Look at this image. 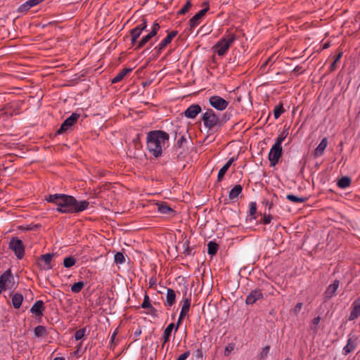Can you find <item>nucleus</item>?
I'll list each match as a JSON object with an SVG mask.
<instances>
[{
	"label": "nucleus",
	"instance_id": "f257e3e1",
	"mask_svg": "<svg viewBox=\"0 0 360 360\" xmlns=\"http://www.w3.org/2000/svg\"><path fill=\"white\" fill-rule=\"evenodd\" d=\"M46 201L54 203L56 210L61 213H77L87 209L89 202L87 200L77 201L74 197L65 194L49 195Z\"/></svg>",
	"mask_w": 360,
	"mask_h": 360
},
{
	"label": "nucleus",
	"instance_id": "f03ea898",
	"mask_svg": "<svg viewBox=\"0 0 360 360\" xmlns=\"http://www.w3.org/2000/svg\"><path fill=\"white\" fill-rule=\"evenodd\" d=\"M169 139L168 133L162 130H153L146 134V148L155 158L160 157Z\"/></svg>",
	"mask_w": 360,
	"mask_h": 360
},
{
	"label": "nucleus",
	"instance_id": "7ed1b4c3",
	"mask_svg": "<svg viewBox=\"0 0 360 360\" xmlns=\"http://www.w3.org/2000/svg\"><path fill=\"white\" fill-rule=\"evenodd\" d=\"M236 36L233 33L226 34L214 46L213 49L218 56H224L231 45L236 41Z\"/></svg>",
	"mask_w": 360,
	"mask_h": 360
},
{
	"label": "nucleus",
	"instance_id": "20e7f679",
	"mask_svg": "<svg viewBox=\"0 0 360 360\" xmlns=\"http://www.w3.org/2000/svg\"><path fill=\"white\" fill-rule=\"evenodd\" d=\"M202 119L205 127L209 129L214 128L219 122L218 116L212 109H207L203 113Z\"/></svg>",
	"mask_w": 360,
	"mask_h": 360
},
{
	"label": "nucleus",
	"instance_id": "39448f33",
	"mask_svg": "<svg viewBox=\"0 0 360 360\" xmlns=\"http://www.w3.org/2000/svg\"><path fill=\"white\" fill-rule=\"evenodd\" d=\"M9 248L18 259H22L25 255V248L21 240L13 238L9 242Z\"/></svg>",
	"mask_w": 360,
	"mask_h": 360
},
{
	"label": "nucleus",
	"instance_id": "423d86ee",
	"mask_svg": "<svg viewBox=\"0 0 360 360\" xmlns=\"http://www.w3.org/2000/svg\"><path fill=\"white\" fill-rule=\"evenodd\" d=\"M209 104L214 109L223 111L229 105V101L219 96L214 95L209 98Z\"/></svg>",
	"mask_w": 360,
	"mask_h": 360
},
{
	"label": "nucleus",
	"instance_id": "0eeeda50",
	"mask_svg": "<svg viewBox=\"0 0 360 360\" xmlns=\"http://www.w3.org/2000/svg\"><path fill=\"white\" fill-rule=\"evenodd\" d=\"M282 146H277L275 144L272 146L268 155L271 166L274 167L277 164L280 158L282 155Z\"/></svg>",
	"mask_w": 360,
	"mask_h": 360
},
{
	"label": "nucleus",
	"instance_id": "6e6552de",
	"mask_svg": "<svg viewBox=\"0 0 360 360\" xmlns=\"http://www.w3.org/2000/svg\"><path fill=\"white\" fill-rule=\"evenodd\" d=\"M79 117V114L73 112L61 124L58 134H62L71 129Z\"/></svg>",
	"mask_w": 360,
	"mask_h": 360
},
{
	"label": "nucleus",
	"instance_id": "1a4fd4ad",
	"mask_svg": "<svg viewBox=\"0 0 360 360\" xmlns=\"http://www.w3.org/2000/svg\"><path fill=\"white\" fill-rule=\"evenodd\" d=\"M160 25L158 22H154L150 32L147 35L143 37L141 41L139 42L138 48H142L148 42L150 39L155 37L160 30Z\"/></svg>",
	"mask_w": 360,
	"mask_h": 360
},
{
	"label": "nucleus",
	"instance_id": "9d476101",
	"mask_svg": "<svg viewBox=\"0 0 360 360\" xmlns=\"http://www.w3.org/2000/svg\"><path fill=\"white\" fill-rule=\"evenodd\" d=\"M53 257V255L51 254H45L41 255L38 264L41 269L44 271H48L52 269V266L51 264V259Z\"/></svg>",
	"mask_w": 360,
	"mask_h": 360
},
{
	"label": "nucleus",
	"instance_id": "9b49d317",
	"mask_svg": "<svg viewBox=\"0 0 360 360\" xmlns=\"http://www.w3.org/2000/svg\"><path fill=\"white\" fill-rule=\"evenodd\" d=\"M183 302L184 303L181 309L175 331L178 330L179 323L181 321V320L188 314L191 307V301L188 298H184Z\"/></svg>",
	"mask_w": 360,
	"mask_h": 360
},
{
	"label": "nucleus",
	"instance_id": "f8f14e48",
	"mask_svg": "<svg viewBox=\"0 0 360 360\" xmlns=\"http://www.w3.org/2000/svg\"><path fill=\"white\" fill-rule=\"evenodd\" d=\"M263 298V293L259 289H255L252 290L249 295H248L245 303L246 304H253L257 300H259Z\"/></svg>",
	"mask_w": 360,
	"mask_h": 360
},
{
	"label": "nucleus",
	"instance_id": "ddd939ff",
	"mask_svg": "<svg viewBox=\"0 0 360 360\" xmlns=\"http://www.w3.org/2000/svg\"><path fill=\"white\" fill-rule=\"evenodd\" d=\"M13 281V277L11 271L10 269H8L0 276V288L4 290Z\"/></svg>",
	"mask_w": 360,
	"mask_h": 360
},
{
	"label": "nucleus",
	"instance_id": "4468645a",
	"mask_svg": "<svg viewBox=\"0 0 360 360\" xmlns=\"http://www.w3.org/2000/svg\"><path fill=\"white\" fill-rule=\"evenodd\" d=\"M207 11V7L201 9L190 20L191 29H194L200 23L202 18L204 17Z\"/></svg>",
	"mask_w": 360,
	"mask_h": 360
},
{
	"label": "nucleus",
	"instance_id": "2eb2a0df",
	"mask_svg": "<svg viewBox=\"0 0 360 360\" xmlns=\"http://www.w3.org/2000/svg\"><path fill=\"white\" fill-rule=\"evenodd\" d=\"M201 107L198 104L190 105L185 111L184 115L189 119H194L201 112Z\"/></svg>",
	"mask_w": 360,
	"mask_h": 360
},
{
	"label": "nucleus",
	"instance_id": "dca6fc26",
	"mask_svg": "<svg viewBox=\"0 0 360 360\" xmlns=\"http://www.w3.org/2000/svg\"><path fill=\"white\" fill-rule=\"evenodd\" d=\"M360 316V300H356L352 302V309L348 317L349 321H354Z\"/></svg>",
	"mask_w": 360,
	"mask_h": 360
},
{
	"label": "nucleus",
	"instance_id": "f3484780",
	"mask_svg": "<svg viewBox=\"0 0 360 360\" xmlns=\"http://www.w3.org/2000/svg\"><path fill=\"white\" fill-rule=\"evenodd\" d=\"M44 309V302L41 300H38L32 305L30 311L36 316H41Z\"/></svg>",
	"mask_w": 360,
	"mask_h": 360
},
{
	"label": "nucleus",
	"instance_id": "a211bd4d",
	"mask_svg": "<svg viewBox=\"0 0 360 360\" xmlns=\"http://www.w3.org/2000/svg\"><path fill=\"white\" fill-rule=\"evenodd\" d=\"M339 287V281H335L332 284H330L327 289L326 290L325 295L327 298H331L335 295Z\"/></svg>",
	"mask_w": 360,
	"mask_h": 360
},
{
	"label": "nucleus",
	"instance_id": "6ab92c4d",
	"mask_svg": "<svg viewBox=\"0 0 360 360\" xmlns=\"http://www.w3.org/2000/svg\"><path fill=\"white\" fill-rule=\"evenodd\" d=\"M176 300V293L172 288H167L166 295L165 305L167 307H172Z\"/></svg>",
	"mask_w": 360,
	"mask_h": 360
},
{
	"label": "nucleus",
	"instance_id": "aec40b11",
	"mask_svg": "<svg viewBox=\"0 0 360 360\" xmlns=\"http://www.w3.org/2000/svg\"><path fill=\"white\" fill-rule=\"evenodd\" d=\"M327 145H328V140L326 138H323L315 149V152H314L315 155L316 157H319V156L322 155L325 149L327 147Z\"/></svg>",
	"mask_w": 360,
	"mask_h": 360
},
{
	"label": "nucleus",
	"instance_id": "412c9836",
	"mask_svg": "<svg viewBox=\"0 0 360 360\" xmlns=\"http://www.w3.org/2000/svg\"><path fill=\"white\" fill-rule=\"evenodd\" d=\"M356 345L355 339L349 338L347 340V345L343 348V350H342L343 354L345 355H347L348 354H349L351 352H352L355 349Z\"/></svg>",
	"mask_w": 360,
	"mask_h": 360
},
{
	"label": "nucleus",
	"instance_id": "4be33fe9",
	"mask_svg": "<svg viewBox=\"0 0 360 360\" xmlns=\"http://www.w3.org/2000/svg\"><path fill=\"white\" fill-rule=\"evenodd\" d=\"M243 187L240 184H237L234 186L233 188L231 189L229 193V198L230 200L236 199L238 195L242 193Z\"/></svg>",
	"mask_w": 360,
	"mask_h": 360
},
{
	"label": "nucleus",
	"instance_id": "5701e85b",
	"mask_svg": "<svg viewBox=\"0 0 360 360\" xmlns=\"http://www.w3.org/2000/svg\"><path fill=\"white\" fill-rule=\"evenodd\" d=\"M23 302V296L20 293H15L11 297L12 305L15 309H19Z\"/></svg>",
	"mask_w": 360,
	"mask_h": 360
},
{
	"label": "nucleus",
	"instance_id": "b1692460",
	"mask_svg": "<svg viewBox=\"0 0 360 360\" xmlns=\"http://www.w3.org/2000/svg\"><path fill=\"white\" fill-rule=\"evenodd\" d=\"M41 1H43V0H27L20 6V11H28L30 8L34 6H37Z\"/></svg>",
	"mask_w": 360,
	"mask_h": 360
},
{
	"label": "nucleus",
	"instance_id": "393cba45",
	"mask_svg": "<svg viewBox=\"0 0 360 360\" xmlns=\"http://www.w3.org/2000/svg\"><path fill=\"white\" fill-rule=\"evenodd\" d=\"M234 161L233 158H231L229 159L227 162L220 169V170L218 172L217 175V179L218 181H221L233 162Z\"/></svg>",
	"mask_w": 360,
	"mask_h": 360
},
{
	"label": "nucleus",
	"instance_id": "a878e982",
	"mask_svg": "<svg viewBox=\"0 0 360 360\" xmlns=\"http://www.w3.org/2000/svg\"><path fill=\"white\" fill-rule=\"evenodd\" d=\"M176 328V326H174V323H169L166 328L164 330L163 333V339H164V343H166L169 341V337L171 335V333L172 330Z\"/></svg>",
	"mask_w": 360,
	"mask_h": 360
},
{
	"label": "nucleus",
	"instance_id": "bb28decb",
	"mask_svg": "<svg viewBox=\"0 0 360 360\" xmlns=\"http://www.w3.org/2000/svg\"><path fill=\"white\" fill-rule=\"evenodd\" d=\"M131 71V68H124L117 75L112 79V83H117L121 81L129 72Z\"/></svg>",
	"mask_w": 360,
	"mask_h": 360
},
{
	"label": "nucleus",
	"instance_id": "cd10ccee",
	"mask_svg": "<svg viewBox=\"0 0 360 360\" xmlns=\"http://www.w3.org/2000/svg\"><path fill=\"white\" fill-rule=\"evenodd\" d=\"M34 334L35 337L41 338L46 335V328L43 326H38L34 329Z\"/></svg>",
	"mask_w": 360,
	"mask_h": 360
},
{
	"label": "nucleus",
	"instance_id": "c85d7f7f",
	"mask_svg": "<svg viewBox=\"0 0 360 360\" xmlns=\"http://www.w3.org/2000/svg\"><path fill=\"white\" fill-rule=\"evenodd\" d=\"M286 198L294 203H302L306 201L307 198L304 197H298L292 194H288L286 195Z\"/></svg>",
	"mask_w": 360,
	"mask_h": 360
},
{
	"label": "nucleus",
	"instance_id": "c756f323",
	"mask_svg": "<svg viewBox=\"0 0 360 360\" xmlns=\"http://www.w3.org/2000/svg\"><path fill=\"white\" fill-rule=\"evenodd\" d=\"M288 135V129L283 130L282 132H281L278 136H277L275 142V145L281 146L282 143L285 139L287 136Z\"/></svg>",
	"mask_w": 360,
	"mask_h": 360
},
{
	"label": "nucleus",
	"instance_id": "7c9ffc66",
	"mask_svg": "<svg viewBox=\"0 0 360 360\" xmlns=\"http://www.w3.org/2000/svg\"><path fill=\"white\" fill-rule=\"evenodd\" d=\"M218 245L215 242L210 241L207 244V253L210 255H214L217 253Z\"/></svg>",
	"mask_w": 360,
	"mask_h": 360
},
{
	"label": "nucleus",
	"instance_id": "2f4dec72",
	"mask_svg": "<svg viewBox=\"0 0 360 360\" xmlns=\"http://www.w3.org/2000/svg\"><path fill=\"white\" fill-rule=\"evenodd\" d=\"M158 210L160 213L162 214H168L173 212V210L165 203L158 204Z\"/></svg>",
	"mask_w": 360,
	"mask_h": 360
},
{
	"label": "nucleus",
	"instance_id": "473e14b6",
	"mask_svg": "<svg viewBox=\"0 0 360 360\" xmlns=\"http://www.w3.org/2000/svg\"><path fill=\"white\" fill-rule=\"evenodd\" d=\"M84 286H85V283L83 281H79V282L75 283L71 286V291L74 293H78L82 290V289Z\"/></svg>",
	"mask_w": 360,
	"mask_h": 360
},
{
	"label": "nucleus",
	"instance_id": "72a5a7b5",
	"mask_svg": "<svg viewBox=\"0 0 360 360\" xmlns=\"http://www.w3.org/2000/svg\"><path fill=\"white\" fill-rule=\"evenodd\" d=\"M351 180L347 176L342 177L338 182V186L341 188H345L349 186Z\"/></svg>",
	"mask_w": 360,
	"mask_h": 360
},
{
	"label": "nucleus",
	"instance_id": "f704fd0d",
	"mask_svg": "<svg viewBox=\"0 0 360 360\" xmlns=\"http://www.w3.org/2000/svg\"><path fill=\"white\" fill-rule=\"evenodd\" d=\"M141 31L138 27H134L131 30V41L132 44H134L136 39L140 37Z\"/></svg>",
	"mask_w": 360,
	"mask_h": 360
},
{
	"label": "nucleus",
	"instance_id": "c9c22d12",
	"mask_svg": "<svg viewBox=\"0 0 360 360\" xmlns=\"http://www.w3.org/2000/svg\"><path fill=\"white\" fill-rule=\"evenodd\" d=\"M114 260L117 264H122L125 262L124 255H123V253L117 252L115 253L114 256Z\"/></svg>",
	"mask_w": 360,
	"mask_h": 360
},
{
	"label": "nucleus",
	"instance_id": "e433bc0d",
	"mask_svg": "<svg viewBox=\"0 0 360 360\" xmlns=\"http://www.w3.org/2000/svg\"><path fill=\"white\" fill-rule=\"evenodd\" d=\"M76 260L72 257H67L63 259V266L66 268H70L75 264Z\"/></svg>",
	"mask_w": 360,
	"mask_h": 360
},
{
	"label": "nucleus",
	"instance_id": "4c0bfd02",
	"mask_svg": "<svg viewBox=\"0 0 360 360\" xmlns=\"http://www.w3.org/2000/svg\"><path fill=\"white\" fill-rule=\"evenodd\" d=\"M86 328H82V329L77 330L75 334V340H82L86 335Z\"/></svg>",
	"mask_w": 360,
	"mask_h": 360
},
{
	"label": "nucleus",
	"instance_id": "58836bf2",
	"mask_svg": "<svg viewBox=\"0 0 360 360\" xmlns=\"http://www.w3.org/2000/svg\"><path fill=\"white\" fill-rule=\"evenodd\" d=\"M283 112V108L282 104L276 105L274 110V115L275 119H278Z\"/></svg>",
	"mask_w": 360,
	"mask_h": 360
},
{
	"label": "nucleus",
	"instance_id": "ea45409f",
	"mask_svg": "<svg viewBox=\"0 0 360 360\" xmlns=\"http://www.w3.org/2000/svg\"><path fill=\"white\" fill-rule=\"evenodd\" d=\"M235 349V344L234 343H229L224 351V355L226 356H228L230 355V354Z\"/></svg>",
	"mask_w": 360,
	"mask_h": 360
},
{
	"label": "nucleus",
	"instance_id": "a19ab883",
	"mask_svg": "<svg viewBox=\"0 0 360 360\" xmlns=\"http://www.w3.org/2000/svg\"><path fill=\"white\" fill-rule=\"evenodd\" d=\"M270 350L269 346H265L262 348V352H260L259 360H263L265 359L267 356V354H269Z\"/></svg>",
	"mask_w": 360,
	"mask_h": 360
},
{
	"label": "nucleus",
	"instance_id": "79ce46f5",
	"mask_svg": "<svg viewBox=\"0 0 360 360\" xmlns=\"http://www.w3.org/2000/svg\"><path fill=\"white\" fill-rule=\"evenodd\" d=\"M141 307L143 309H147V308L150 309H153V307L150 303V298L147 295H145V296H144V299H143V302L141 304Z\"/></svg>",
	"mask_w": 360,
	"mask_h": 360
},
{
	"label": "nucleus",
	"instance_id": "37998d69",
	"mask_svg": "<svg viewBox=\"0 0 360 360\" xmlns=\"http://www.w3.org/2000/svg\"><path fill=\"white\" fill-rule=\"evenodd\" d=\"M168 44H169V41L165 38L158 45L155 46V49L160 52Z\"/></svg>",
	"mask_w": 360,
	"mask_h": 360
},
{
	"label": "nucleus",
	"instance_id": "c03bdc74",
	"mask_svg": "<svg viewBox=\"0 0 360 360\" xmlns=\"http://www.w3.org/2000/svg\"><path fill=\"white\" fill-rule=\"evenodd\" d=\"M319 323H320V317L319 316L315 317L312 320V322H311V330H313L314 332H316L317 331V326H318Z\"/></svg>",
	"mask_w": 360,
	"mask_h": 360
},
{
	"label": "nucleus",
	"instance_id": "a18cd8bd",
	"mask_svg": "<svg viewBox=\"0 0 360 360\" xmlns=\"http://www.w3.org/2000/svg\"><path fill=\"white\" fill-rule=\"evenodd\" d=\"M191 1H187L185 6L179 11L178 13L180 15L186 13L188 11V9L191 8Z\"/></svg>",
	"mask_w": 360,
	"mask_h": 360
},
{
	"label": "nucleus",
	"instance_id": "49530a36",
	"mask_svg": "<svg viewBox=\"0 0 360 360\" xmlns=\"http://www.w3.org/2000/svg\"><path fill=\"white\" fill-rule=\"evenodd\" d=\"M141 32L147 27V21L146 19H143L141 23L136 26Z\"/></svg>",
	"mask_w": 360,
	"mask_h": 360
},
{
	"label": "nucleus",
	"instance_id": "de8ad7c7",
	"mask_svg": "<svg viewBox=\"0 0 360 360\" xmlns=\"http://www.w3.org/2000/svg\"><path fill=\"white\" fill-rule=\"evenodd\" d=\"M177 34V32L176 31H172L170 33L168 34V35L165 37L168 41L170 43L172 41V40L173 39V38Z\"/></svg>",
	"mask_w": 360,
	"mask_h": 360
},
{
	"label": "nucleus",
	"instance_id": "09e8293b",
	"mask_svg": "<svg viewBox=\"0 0 360 360\" xmlns=\"http://www.w3.org/2000/svg\"><path fill=\"white\" fill-rule=\"evenodd\" d=\"M177 34V32L176 31H172L170 33L168 34V35L165 37L168 41L170 43L172 41V40L173 39V38Z\"/></svg>",
	"mask_w": 360,
	"mask_h": 360
},
{
	"label": "nucleus",
	"instance_id": "8fccbe9b",
	"mask_svg": "<svg viewBox=\"0 0 360 360\" xmlns=\"http://www.w3.org/2000/svg\"><path fill=\"white\" fill-rule=\"evenodd\" d=\"M177 34V32L176 31H172L170 33L168 34V35L165 37L168 41L170 43L172 41V40L173 39V38Z\"/></svg>",
	"mask_w": 360,
	"mask_h": 360
},
{
	"label": "nucleus",
	"instance_id": "3c124183",
	"mask_svg": "<svg viewBox=\"0 0 360 360\" xmlns=\"http://www.w3.org/2000/svg\"><path fill=\"white\" fill-rule=\"evenodd\" d=\"M177 34V32L176 31H172L170 33L168 34V35L165 37L168 41L170 43L172 41V40L173 39V38Z\"/></svg>",
	"mask_w": 360,
	"mask_h": 360
},
{
	"label": "nucleus",
	"instance_id": "603ef678",
	"mask_svg": "<svg viewBox=\"0 0 360 360\" xmlns=\"http://www.w3.org/2000/svg\"><path fill=\"white\" fill-rule=\"evenodd\" d=\"M190 356V352L186 351L182 354H181L176 360H186Z\"/></svg>",
	"mask_w": 360,
	"mask_h": 360
},
{
	"label": "nucleus",
	"instance_id": "864d4df0",
	"mask_svg": "<svg viewBox=\"0 0 360 360\" xmlns=\"http://www.w3.org/2000/svg\"><path fill=\"white\" fill-rule=\"evenodd\" d=\"M187 141V139L186 136H182L180 139L177 141V145L180 147H181L184 143Z\"/></svg>",
	"mask_w": 360,
	"mask_h": 360
},
{
	"label": "nucleus",
	"instance_id": "5fc2aeb1",
	"mask_svg": "<svg viewBox=\"0 0 360 360\" xmlns=\"http://www.w3.org/2000/svg\"><path fill=\"white\" fill-rule=\"evenodd\" d=\"M302 303H301V302L297 303V304L295 305V308H294V309H293L294 313H295V314H297V313H299V312H300V311L302 309Z\"/></svg>",
	"mask_w": 360,
	"mask_h": 360
},
{
	"label": "nucleus",
	"instance_id": "6e6d98bb",
	"mask_svg": "<svg viewBox=\"0 0 360 360\" xmlns=\"http://www.w3.org/2000/svg\"><path fill=\"white\" fill-rule=\"evenodd\" d=\"M256 210H257V209H256L255 203L252 202L250 204V214L251 215L255 214L256 213Z\"/></svg>",
	"mask_w": 360,
	"mask_h": 360
},
{
	"label": "nucleus",
	"instance_id": "4d7b16f0",
	"mask_svg": "<svg viewBox=\"0 0 360 360\" xmlns=\"http://www.w3.org/2000/svg\"><path fill=\"white\" fill-rule=\"evenodd\" d=\"M271 221V217L270 216H266L264 218V224H269Z\"/></svg>",
	"mask_w": 360,
	"mask_h": 360
},
{
	"label": "nucleus",
	"instance_id": "13d9d810",
	"mask_svg": "<svg viewBox=\"0 0 360 360\" xmlns=\"http://www.w3.org/2000/svg\"><path fill=\"white\" fill-rule=\"evenodd\" d=\"M342 57V53H340L338 56H336L335 60V63H337L340 58Z\"/></svg>",
	"mask_w": 360,
	"mask_h": 360
},
{
	"label": "nucleus",
	"instance_id": "bf43d9fd",
	"mask_svg": "<svg viewBox=\"0 0 360 360\" xmlns=\"http://www.w3.org/2000/svg\"><path fill=\"white\" fill-rule=\"evenodd\" d=\"M335 64H336V63H335V60H334L333 63L330 65V68L332 70H333L335 68Z\"/></svg>",
	"mask_w": 360,
	"mask_h": 360
},
{
	"label": "nucleus",
	"instance_id": "052dcab7",
	"mask_svg": "<svg viewBox=\"0 0 360 360\" xmlns=\"http://www.w3.org/2000/svg\"><path fill=\"white\" fill-rule=\"evenodd\" d=\"M53 360H65L63 357H56Z\"/></svg>",
	"mask_w": 360,
	"mask_h": 360
},
{
	"label": "nucleus",
	"instance_id": "680f3d73",
	"mask_svg": "<svg viewBox=\"0 0 360 360\" xmlns=\"http://www.w3.org/2000/svg\"><path fill=\"white\" fill-rule=\"evenodd\" d=\"M115 335H116V333H114L112 335V337H111L112 340H113L115 339Z\"/></svg>",
	"mask_w": 360,
	"mask_h": 360
},
{
	"label": "nucleus",
	"instance_id": "e2e57ef3",
	"mask_svg": "<svg viewBox=\"0 0 360 360\" xmlns=\"http://www.w3.org/2000/svg\"><path fill=\"white\" fill-rule=\"evenodd\" d=\"M203 4H204L205 6H206V7H205V8H207H207H209V7H208V2H204V3H203Z\"/></svg>",
	"mask_w": 360,
	"mask_h": 360
},
{
	"label": "nucleus",
	"instance_id": "0e129e2a",
	"mask_svg": "<svg viewBox=\"0 0 360 360\" xmlns=\"http://www.w3.org/2000/svg\"><path fill=\"white\" fill-rule=\"evenodd\" d=\"M140 333H141V330H139V331H138V332H136V335H139Z\"/></svg>",
	"mask_w": 360,
	"mask_h": 360
},
{
	"label": "nucleus",
	"instance_id": "69168bd1",
	"mask_svg": "<svg viewBox=\"0 0 360 360\" xmlns=\"http://www.w3.org/2000/svg\"><path fill=\"white\" fill-rule=\"evenodd\" d=\"M328 45L326 44L324 45V48H328Z\"/></svg>",
	"mask_w": 360,
	"mask_h": 360
}]
</instances>
